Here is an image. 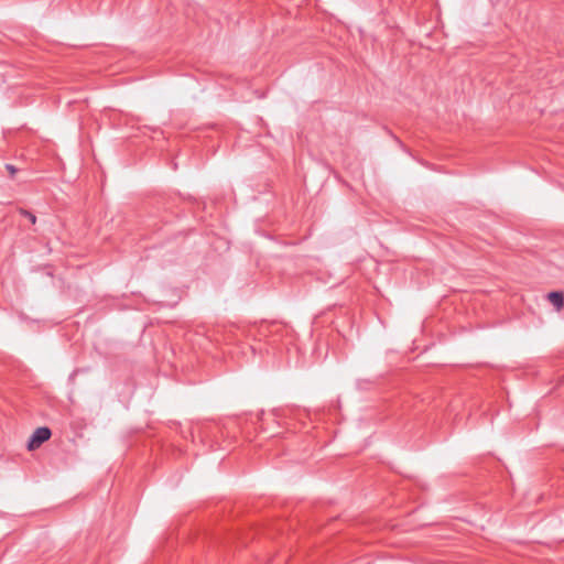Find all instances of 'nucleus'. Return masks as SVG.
I'll return each mask as SVG.
<instances>
[{
	"mask_svg": "<svg viewBox=\"0 0 564 564\" xmlns=\"http://www.w3.org/2000/svg\"><path fill=\"white\" fill-rule=\"evenodd\" d=\"M52 432L46 426L37 427L31 435L28 442V449L34 451L39 448L44 442L48 441Z\"/></svg>",
	"mask_w": 564,
	"mask_h": 564,
	"instance_id": "nucleus-1",
	"label": "nucleus"
},
{
	"mask_svg": "<svg viewBox=\"0 0 564 564\" xmlns=\"http://www.w3.org/2000/svg\"><path fill=\"white\" fill-rule=\"evenodd\" d=\"M547 300L552 303V305L556 308V311H561L564 306V294L563 292H550L547 294Z\"/></svg>",
	"mask_w": 564,
	"mask_h": 564,
	"instance_id": "nucleus-2",
	"label": "nucleus"
},
{
	"mask_svg": "<svg viewBox=\"0 0 564 564\" xmlns=\"http://www.w3.org/2000/svg\"><path fill=\"white\" fill-rule=\"evenodd\" d=\"M19 213H20L22 216L26 217V218H28L32 224H35V223H36V216H35L33 213H31V212H29V210H26V209H23V208H21V209L19 210Z\"/></svg>",
	"mask_w": 564,
	"mask_h": 564,
	"instance_id": "nucleus-3",
	"label": "nucleus"
},
{
	"mask_svg": "<svg viewBox=\"0 0 564 564\" xmlns=\"http://www.w3.org/2000/svg\"><path fill=\"white\" fill-rule=\"evenodd\" d=\"M6 167L10 172L11 175H13L17 172V169L11 164H7Z\"/></svg>",
	"mask_w": 564,
	"mask_h": 564,
	"instance_id": "nucleus-4",
	"label": "nucleus"
}]
</instances>
